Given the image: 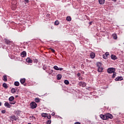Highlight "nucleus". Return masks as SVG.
<instances>
[{"label": "nucleus", "instance_id": "nucleus-38", "mask_svg": "<svg viewBox=\"0 0 124 124\" xmlns=\"http://www.w3.org/2000/svg\"><path fill=\"white\" fill-rule=\"evenodd\" d=\"M46 117H47V119H48L49 120H50V119H51V115H47Z\"/></svg>", "mask_w": 124, "mask_h": 124}, {"label": "nucleus", "instance_id": "nucleus-29", "mask_svg": "<svg viewBox=\"0 0 124 124\" xmlns=\"http://www.w3.org/2000/svg\"><path fill=\"white\" fill-rule=\"evenodd\" d=\"M54 24L55 26H59L60 25V22H59L58 20L55 21Z\"/></svg>", "mask_w": 124, "mask_h": 124}, {"label": "nucleus", "instance_id": "nucleus-43", "mask_svg": "<svg viewBox=\"0 0 124 124\" xmlns=\"http://www.w3.org/2000/svg\"><path fill=\"white\" fill-rule=\"evenodd\" d=\"M93 21H90V22H89V24L90 25H92V24H93Z\"/></svg>", "mask_w": 124, "mask_h": 124}, {"label": "nucleus", "instance_id": "nucleus-21", "mask_svg": "<svg viewBox=\"0 0 124 124\" xmlns=\"http://www.w3.org/2000/svg\"><path fill=\"white\" fill-rule=\"evenodd\" d=\"M14 85L16 87H18V86H20V83L19 82V81H15L14 83Z\"/></svg>", "mask_w": 124, "mask_h": 124}, {"label": "nucleus", "instance_id": "nucleus-8", "mask_svg": "<svg viewBox=\"0 0 124 124\" xmlns=\"http://www.w3.org/2000/svg\"><path fill=\"white\" fill-rule=\"evenodd\" d=\"M100 117L101 118V119H102V120H107V117H106V114H101L100 115Z\"/></svg>", "mask_w": 124, "mask_h": 124}, {"label": "nucleus", "instance_id": "nucleus-30", "mask_svg": "<svg viewBox=\"0 0 124 124\" xmlns=\"http://www.w3.org/2000/svg\"><path fill=\"white\" fill-rule=\"evenodd\" d=\"M112 37L114 39H117V38H118V37H117V34H113Z\"/></svg>", "mask_w": 124, "mask_h": 124}, {"label": "nucleus", "instance_id": "nucleus-19", "mask_svg": "<svg viewBox=\"0 0 124 124\" xmlns=\"http://www.w3.org/2000/svg\"><path fill=\"white\" fill-rule=\"evenodd\" d=\"M14 99H15V98L13 96H11V97H10L9 98V101H13V100H14Z\"/></svg>", "mask_w": 124, "mask_h": 124}, {"label": "nucleus", "instance_id": "nucleus-56", "mask_svg": "<svg viewBox=\"0 0 124 124\" xmlns=\"http://www.w3.org/2000/svg\"><path fill=\"white\" fill-rule=\"evenodd\" d=\"M16 113H17V111H16Z\"/></svg>", "mask_w": 124, "mask_h": 124}, {"label": "nucleus", "instance_id": "nucleus-23", "mask_svg": "<svg viewBox=\"0 0 124 124\" xmlns=\"http://www.w3.org/2000/svg\"><path fill=\"white\" fill-rule=\"evenodd\" d=\"M57 80H61V79H62V75L61 74H58L57 76Z\"/></svg>", "mask_w": 124, "mask_h": 124}, {"label": "nucleus", "instance_id": "nucleus-11", "mask_svg": "<svg viewBox=\"0 0 124 124\" xmlns=\"http://www.w3.org/2000/svg\"><path fill=\"white\" fill-rule=\"evenodd\" d=\"M90 56L91 59H94V58H95V53L91 52Z\"/></svg>", "mask_w": 124, "mask_h": 124}, {"label": "nucleus", "instance_id": "nucleus-12", "mask_svg": "<svg viewBox=\"0 0 124 124\" xmlns=\"http://www.w3.org/2000/svg\"><path fill=\"white\" fill-rule=\"evenodd\" d=\"M26 62L29 63H32V60L30 58H27L26 59Z\"/></svg>", "mask_w": 124, "mask_h": 124}, {"label": "nucleus", "instance_id": "nucleus-34", "mask_svg": "<svg viewBox=\"0 0 124 124\" xmlns=\"http://www.w3.org/2000/svg\"><path fill=\"white\" fill-rule=\"evenodd\" d=\"M51 120H48L47 121L46 124H51Z\"/></svg>", "mask_w": 124, "mask_h": 124}, {"label": "nucleus", "instance_id": "nucleus-41", "mask_svg": "<svg viewBox=\"0 0 124 124\" xmlns=\"http://www.w3.org/2000/svg\"><path fill=\"white\" fill-rule=\"evenodd\" d=\"M53 72H54V70H50V71H49V74H51V73H53Z\"/></svg>", "mask_w": 124, "mask_h": 124}, {"label": "nucleus", "instance_id": "nucleus-52", "mask_svg": "<svg viewBox=\"0 0 124 124\" xmlns=\"http://www.w3.org/2000/svg\"><path fill=\"white\" fill-rule=\"evenodd\" d=\"M19 96L18 95H16V98H17V97H18Z\"/></svg>", "mask_w": 124, "mask_h": 124}, {"label": "nucleus", "instance_id": "nucleus-54", "mask_svg": "<svg viewBox=\"0 0 124 124\" xmlns=\"http://www.w3.org/2000/svg\"><path fill=\"white\" fill-rule=\"evenodd\" d=\"M28 124H31V123H28Z\"/></svg>", "mask_w": 124, "mask_h": 124}, {"label": "nucleus", "instance_id": "nucleus-33", "mask_svg": "<svg viewBox=\"0 0 124 124\" xmlns=\"http://www.w3.org/2000/svg\"><path fill=\"white\" fill-rule=\"evenodd\" d=\"M103 59L106 60L107 59V56L104 54L103 55Z\"/></svg>", "mask_w": 124, "mask_h": 124}, {"label": "nucleus", "instance_id": "nucleus-5", "mask_svg": "<svg viewBox=\"0 0 124 124\" xmlns=\"http://www.w3.org/2000/svg\"><path fill=\"white\" fill-rule=\"evenodd\" d=\"M124 80V78L123 77L120 76V77H117V78H115V81H123Z\"/></svg>", "mask_w": 124, "mask_h": 124}, {"label": "nucleus", "instance_id": "nucleus-51", "mask_svg": "<svg viewBox=\"0 0 124 124\" xmlns=\"http://www.w3.org/2000/svg\"><path fill=\"white\" fill-rule=\"evenodd\" d=\"M51 29H52V30H53L54 29V27H52V26L51 27Z\"/></svg>", "mask_w": 124, "mask_h": 124}, {"label": "nucleus", "instance_id": "nucleus-44", "mask_svg": "<svg viewBox=\"0 0 124 124\" xmlns=\"http://www.w3.org/2000/svg\"><path fill=\"white\" fill-rule=\"evenodd\" d=\"M46 68H46V67H45V66H43V69H44V70H46Z\"/></svg>", "mask_w": 124, "mask_h": 124}, {"label": "nucleus", "instance_id": "nucleus-57", "mask_svg": "<svg viewBox=\"0 0 124 124\" xmlns=\"http://www.w3.org/2000/svg\"><path fill=\"white\" fill-rule=\"evenodd\" d=\"M24 86H26V84H24Z\"/></svg>", "mask_w": 124, "mask_h": 124}, {"label": "nucleus", "instance_id": "nucleus-55", "mask_svg": "<svg viewBox=\"0 0 124 124\" xmlns=\"http://www.w3.org/2000/svg\"><path fill=\"white\" fill-rule=\"evenodd\" d=\"M74 68H75V66L74 67Z\"/></svg>", "mask_w": 124, "mask_h": 124}, {"label": "nucleus", "instance_id": "nucleus-10", "mask_svg": "<svg viewBox=\"0 0 124 124\" xmlns=\"http://www.w3.org/2000/svg\"><path fill=\"white\" fill-rule=\"evenodd\" d=\"M27 56V52L26 51H22L21 54V57L22 58H25Z\"/></svg>", "mask_w": 124, "mask_h": 124}, {"label": "nucleus", "instance_id": "nucleus-22", "mask_svg": "<svg viewBox=\"0 0 124 124\" xmlns=\"http://www.w3.org/2000/svg\"><path fill=\"white\" fill-rule=\"evenodd\" d=\"M2 86H3V88H4L5 89L8 88V86H7V84H6V83H3Z\"/></svg>", "mask_w": 124, "mask_h": 124}, {"label": "nucleus", "instance_id": "nucleus-39", "mask_svg": "<svg viewBox=\"0 0 124 124\" xmlns=\"http://www.w3.org/2000/svg\"><path fill=\"white\" fill-rule=\"evenodd\" d=\"M25 1V2H26V3H29V2H30V0H24Z\"/></svg>", "mask_w": 124, "mask_h": 124}, {"label": "nucleus", "instance_id": "nucleus-50", "mask_svg": "<svg viewBox=\"0 0 124 124\" xmlns=\"http://www.w3.org/2000/svg\"><path fill=\"white\" fill-rule=\"evenodd\" d=\"M112 1L116 2V1H117V0H112Z\"/></svg>", "mask_w": 124, "mask_h": 124}, {"label": "nucleus", "instance_id": "nucleus-36", "mask_svg": "<svg viewBox=\"0 0 124 124\" xmlns=\"http://www.w3.org/2000/svg\"><path fill=\"white\" fill-rule=\"evenodd\" d=\"M6 112V111L5 110H2L1 111L2 114H5Z\"/></svg>", "mask_w": 124, "mask_h": 124}, {"label": "nucleus", "instance_id": "nucleus-3", "mask_svg": "<svg viewBox=\"0 0 124 124\" xmlns=\"http://www.w3.org/2000/svg\"><path fill=\"white\" fill-rule=\"evenodd\" d=\"M106 115L107 117V120H108V119H110V120H112V119L114 118L113 115L109 113H106Z\"/></svg>", "mask_w": 124, "mask_h": 124}, {"label": "nucleus", "instance_id": "nucleus-37", "mask_svg": "<svg viewBox=\"0 0 124 124\" xmlns=\"http://www.w3.org/2000/svg\"><path fill=\"white\" fill-rule=\"evenodd\" d=\"M34 62H35V63H37V62H38V60L37 59L34 60Z\"/></svg>", "mask_w": 124, "mask_h": 124}, {"label": "nucleus", "instance_id": "nucleus-25", "mask_svg": "<svg viewBox=\"0 0 124 124\" xmlns=\"http://www.w3.org/2000/svg\"><path fill=\"white\" fill-rule=\"evenodd\" d=\"M64 83L65 85H69V81H68V80L65 79L64 81Z\"/></svg>", "mask_w": 124, "mask_h": 124}, {"label": "nucleus", "instance_id": "nucleus-18", "mask_svg": "<svg viewBox=\"0 0 124 124\" xmlns=\"http://www.w3.org/2000/svg\"><path fill=\"white\" fill-rule=\"evenodd\" d=\"M3 80L4 82H7V76L6 75L3 76Z\"/></svg>", "mask_w": 124, "mask_h": 124}, {"label": "nucleus", "instance_id": "nucleus-1", "mask_svg": "<svg viewBox=\"0 0 124 124\" xmlns=\"http://www.w3.org/2000/svg\"><path fill=\"white\" fill-rule=\"evenodd\" d=\"M31 109H35L37 107V104L34 102H31L30 104Z\"/></svg>", "mask_w": 124, "mask_h": 124}, {"label": "nucleus", "instance_id": "nucleus-47", "mask_svg": "<svg viewBox=\"0 0 124 124\" xmlns=\"http://www.w3.org/2000/svg\"><path fill=\"white\" fill-rule=\"evenodd\" d=\"M46 17H50V14H47L46 15Z\"/></svg>", "mask_w": 124, "mask_h": 124}, {"label": "nucleus", "instance_id": "nucleus-45", "mask_svg": "<svg viewBox=\"0 0 124 124\" xmlns=\"http://www.w3.org/2000/svg\"><path fill=\"white\" fill-rule=\"evenodd\" d=\"M32 120H35V117L32 116Z\"/></svg>", "mask_w": 124, "mask_h": 124}, {"label": "nucleus", "instance_id": "nucleus-48", "mask_svg": "<svg viewBox=\"0 0 124 124\" xmlns=\"http://www.w3.org/2000/svg\"><path fill=\"white\" fill-rule=\"evenodd\" d=\"M51 115H52V116H54V115H55V112H52V113H51Z\"/></svg>", "mask_w": 124, "mask_h": 124}, {"label": "nucleus", "instance_id": "nucleus-2", "mask_svg": "<svg viewBox=\"0 0 124 124\" xmlns=\"http://www.w3.org/2000/svg\"><path fill=\"white\" fill-rule=\"evenodd\" d=\"M107 71L109 74H111L116 71V69H115V68H109L108 69Z\"/></svg>", "mask_w": 124, "mask_h": 124}, {"label": "nucleus", "instance_id": "nucleus-32", "mask_svg": "<svg viewBox=\"0 0 124 124\" xmlns=\"http://www.w3.org/2000/svg\"><path fill=\"white\" fill-rule=\"evenodd\" d=\"M116 72H114V73H113L112 78H115L116 75Z\"/></svg>", "mask_w": 124, "mask_h": 124}, {"label": "nucleus", "instance_id": "nucleus-26", "mask_svg": "<svg viewBox=\"0 0 124 124\" xmlns=\"http://www.w3.org/2000/svg\"><path fill=\"white\" fill-rule=\"evenodd\" d=\"M11 92L12 93H15L16 92V90L15 89V88H12L11 90Z\"/></svg>", "mask_w": 124, "mask_h": 124}, {"label": "nucleus", "instance_id": "nucleus-31", "mask_svg": "<svg viewBox=\"0 0 124 124\" xmlns=\"http://www.w3.org/2000/svg\"><path fill=\"white\" fill-rule=\"evenodd\" d=\"M15 103H16V101H14V100L13 101H10V104L14 105V104H15Z\"/></svg>", "mask_w": 124, "mask_h": 124}, {"label": "nucleus", "instance_id": "nucleus-40", "mask_svg": "<svg viewBox=\"0 0 124 124\" xmlns=\"http://www.w3.org/2000/svg\"><path fill=\"white\" fill-rule=\"evenodd\" d=\"M105 55L108 57V56H109V52H106Z\"/></svg>", "mask_w": 124, "mask_h": 124}, {"label": "nucleus", "instance_id": "nucleus-53", "mask_svg": "<svg viewBox=\"0 0 124 124\" xmlns=\"http://www.w3.org/2000/svg\"><path fill=\"white\" fill-rule=\"evenodd\" d=\"M1 105V102H0V106Z\"/></svg>", "mask_w": 124, "mask_h": 124}, {"label": "nucleus", "instance_id": "nucleus-42", "mask_svg": "<svg viewBox=\"0 0 124 124\" xmlns=\"http://www.w3.org/2000/svg\"><path fill=\"white\" fill-rule=\"evenodd\" d=\"M77 76L78 77H80L81 76V74H80V73H78Z\"/></svg>", "mask_w": 124, "mask_h": 124}, {"label": "nucleus", "instance_id": "nucleus-7", "mask_svg": "<svg viewBox=\"0 0 124 124\" xmlns=\"http://www.w3.org/2000/svg\"><path fill=\"white\" fill-rule=\"evenodd\" d=\"M53 68L55 69V70H60V71H62V70H63V68H59V67H58L57 65L54 66Z\"/></svg>", "mask_w": 124, "mask_h": 124}, {"label": "nucleus", "instance_id": "nucleus-17", "mask_svg": "<svg viewBox=\"0 0 124 124\" xmlns=\"http://www.w3.org/2000/svg\"><path fill=\"white\" fill-rule=\"evenodd\" d=\"M20 83L21 84H22V85H23V84H24V83H25V82H26V78H21L20 79Z\"/></svg>", "mask_w": 124, "mask_h": 124}, {"label": "nucleus", "instance_id": "nucleus-27", "mask_svg": "<svg viewBox=\"0 0 124 124\" xmlns=\"http://www.w3.org/2000/svg\"><path fill=\"white\" fill-rule=\"evenodd\" d=\"M35 101L37 103H38V102H40V99H39V98H35Z\"/></svg>", "mask_w": 124, "mask_h": 124}, {"label": "nucleus", "instance_id": "nucleus-13", "mask_svg": "<svg viewBox=\"0 0 124 124\" xmlns=\"http://www.w3.org/2000/svg\"><path fill=\"white\" fill-rule=\"evenodd\" d=\"M111 60H113V61H115V60L118 59V57H117V56L116 55H111Z\"/></svg>", "mask_w": 124, "mask_h": 124}, {"label": "nucleus", "instance_id": "nucleus-15", "mask_svg": "<svg viewBox=\"0 0 124 124\" xmlns=\"http://www.w3.org/2000/svg\"><path fill=\"white\" fill-rule=\"evenodd\" d=\"M4 41L5 42V44L7 45H9L10 44V41L7 39H4Z\"/></svg>", "mask_w": 124, "mask_h": 124}, {"label": "nucleus", "instance_id": "nucleus-24", "mask_svg": "<svg viewBox=\"0 0 124 124\" xmlns=\"http://www.w3.org/2000/svg\"><path fill=\"white\" fill-rule=\"evenodd\" d=\"M66 20L68 21V22H70V21H71V17L70 16H67Z\"/></svg>", "mask_w": 124, "mask_h": 124}, {"label": "nucleus", "instance_id": "nucleus-46", "mask_svg": "<svg viewBox=\"0 0 124 124\" xmlns=\"http://www.w3.org/2000/svg\"><path fill=\"white\" fill-rule=\"evenodd\" d=\"M81 124V123H80V122H76V123H75V124Z\"/></svg>", "mask_w": 124, "mask_h": 124}, {"label": "nucleus", "instance_id": "nucleus-9", "mask_svg": "<svg viewBox=\"0 0 124 124\" xmlns=\"http://www.w3.org/2000/svg\"><path fill=\"white\" fill-rule=\"evenodd\" d=\"M4 106L5 107H7V108H11V105H10L8 102H5L4 103Z\"/></svg>", "mask_w": 124, "mask_h": 124}, {"label": "nucleus", "instance_id": "nucleus-6", "mask_svg": "<svg viewBox=\"0 0 124 124\" xmlns=\"http://www.w3.org/2000/svg\"><path fill=\"white\" fill-rule=\"evenodd\" d=\"M79 86H81V87L85 88V87H86L87 84H86V82L84 81H80L79 82Z\"/></svg>", "mask_w": 124, "mask_h": 124}, {"label": "nucleus", "instance_id": "nucleus-14", "mask_svg": "<svg viewBox=\"0 0 124 124\" xmlns=\"http://www.w3.org/2000/svg\"><path fill=\"white\" fill-rule=\"evenodd\" d=\"M97 71H98V72H100V73L102 72V71H103V67H98Z\"/></svg>", "mask_w": 124, "mask_h": 124}, {"label": "nucleus", "instance_id": "nucleus-28", "mask_svg": "<svg viewBox=\"0 0 124 124\" xmlns=\"http://www.w3.org/2000/svg\"><path fill=\"white\" fill-rule=\"evenodd\" d=\"M47 115H48V114L47 113H42L41 114L42 117H43L44 118H46V117H47Z\"/></svg>", "mask_w": 124, "mask_h": 124}, {"label": "nucleus", "instance_id": "nucleus-20", "mask_svg": "<svg viewBox=\"0 0 124 124\" xmlns=\"http://www.w3.org/2000/svg\"><path fill=\"white\" fill-rule=\"evenodd\" d=\"M105 0H99V3L100 4H104Z\"/></svg>", "mask_w": 124, "mask_h": 124}, {"label": "nucleus", "instance_id": "nucleus-16", "mask_svg": "<svg viewBox=\"0 0 124 124\" xmlns=\"http://www.w3.org/2000/svg\"><path fill=\"white\" fill-rule=\"evenodd\" d=\"M96 65L97 67H101L102 66V63H101V62H97L96 63Z\"/></svg>", "mask_w": 124, "mask_h": 124}, {"label": "nucleus", "instance_id": "nucleus-35", "mask_svg": "<svg viewBox=\"0 0 124 124\" xmlns=\"http://www.w3.org/2000/svg\"><path fill=\"white\" fill-rule=\"evenodd\" d=\"M49 49H50V50H51V51L52 52V53H55V49H54L52 48H50Z\"/></svg>", "mask_w": 124, "mask_h": 124}, {"label": "nucleus", "instance_id": "nucleus-49", "mask_svg": "<svg viewBox=\"0 0 124 124\" xmlns=\"http://www.w3.org/2000/svg\"><path fill=\"white\" fill-rule=\"evenodd\" d=\"M29 119H30V120H31V119H32V116H30Z\"/></svg>", "mask_w": 124, "mask_h": 124}, {"label": "nucleus", "instance_id": "nucleus-4", "mask_svg": "<svg viewBox=\"0 0 124 124\" xmlns=\"http://www.w3.org/2000/svg\"><path fill=\"white\" fill-rule=\"evenodd\" d=\"M10 119L13 122V121H17L18 118L15 115H12L10 117Z\"/></svg>", "mask_w": 124, "mask_h": 124}]
</instances>
